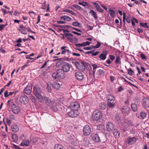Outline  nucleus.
<instances>
[{
    "label": "nucleus",
    "instance_id": "43",
    "mask_svg": "<svg viewBox=\"0 0 149 149\" xmlns=\"http://www.w3.org/2000/svg\"><path fill=\"white\" fill-rule=\"evenodd\" d=\"M115 62L116 63L120 64L121 63L120 58L119 56H117L116 57Z\"/></svg>",
    "mask_w": 149,
    "mask_h": 149
},
{
    "label": "nucleus",
    "instance_id": "25",
    "mask_svg": "<svg viewBox=\"0 0 149 149\" xmlns=\"http://www.w3.org/2000/svg\"><path fill=\"white\" fill-rule=\"evenodd\" d=\"M100 109L104 110L106 109L107 106L106 104L104 102L101 103L99 105Z\"/></svg>",
    "mask_w": 149,
    "mask_h": 149
},
{
    "label": "nucleus",
    "instance_id": "44",
    "mask_svg": "<svg viewBox=\"0 0 149 149\" xmlns=\"http://www.w3.org/2000/svg\"><path fill=\"white\" fill-rule=\"evenodd\" d=\"M38 141V138L36 137H34L31 140V141L34 143H36Z\"/></svg>",
    "mask_w": 149,
    "mask_h": 149
},
{
    "label": "nucleus",
    "instance_id": "2",
    "mask_svg": "<svg viewBox=\"0 0 149 149\" xmlns=\"http://www.w3.org/2000/svg\"><path fill=\"white\" fill-rule=\"evenodd\" d=\"M7 106L11 109L12 112L14 114H17L20 111L19 107L15 104L14 100L12 99L8 101Z\"/></svg>",
    "mask_w": 149,
    "mask_h": 149
},
{
    "label": "nucleus",
    "instance_id": "60",
    "mask_svg": "<svg viewBox=\"0 0 149 149\" xmlns=\"http://www.w3.org/2000/svg\"><path fill=\"white\" fill-rule=\"evenodd\" d=\"M8 92L7 91H6L4 93V96L5 97H7L9 96Z\"/></svg>",
    "mask_w": 149,
    "mask_h": 149
},
{
    "label": "nucleus",
    "instance_id": "24",
    "mask_svg": "<svg viewBox=\"0 0 149 149\" xmlns=\"http://www.w3.org/2000/svg\"><path fill=\"white\" fill-rule=\"evenodd\" d=\"M29 144V140L25 139L21 143L20 145L21 146H28Z\"/></svg>",
    "mask_w": 149,
    "mask_h": 149
},
{
    "label": "nucleus",
    "instance_id": "49",
    "mask_svg": "<svg viewBox=\"0 0 149 149\" xmlns=\"http://www.w3.org/2000/svg\"><path fill=\"white\" fill-rule=\"evenodd\" d=\"M113 102H109L108 103V106L110 107H113L114 106V104Z\"/></svg>",
    "mask_w": 149,
    "mask_h": 149
},
{
    "label": "nucleus",
    "instance_id": "4",
    "mask_svg": "<svg viewBox=\"0 0 149 149\" xmlns=\"http://www.w3.org/2000/svg\"><path fill=\"white\" fill-rule=\"evenodd\" d=\"M92 118L93 120L98 121L102 119V113L99 110H95L92 114Z\"/></svg>",
    "mask_w": 149,
    "mask_h": 149
},
{
    "label": "nucleus",
    "instance_id": "32",
    "mask_svg": "<svg viewBox=\"0 0 149 149\" xmlns=\"http://www.w3.org/2000/svg\"><path fill=\"white\" fill-rule=\"evenodd\" d=\"M12 138L14 141L16 142L18 141V138L17 135L15 134H12Z\"/></svg>",
    "mask_w": 149,
    "mask_h": 149
},
{
    "label": "nucleus",
    "instance_id": "59",
    "mask_svg": "<svg viewBox=\"0 0 149 149\" xmlns=\"http://www.w3.org/2000/svg\"><path fill=\"white\" fill-rule=\"evenodd\" d=\"M83 43V44L84 45V46H85L86 45H89L90 44V42H88V41H86L85 42H84Z\"/></svg>",
    "mask_w": 149,
    "mask_h": 149
},
{
    "label": "nucleus",
    "instance_id": "28",
    "mask_svg": "<svg viewBox=\"0 0 149 149\" xmlns=\"http://www.w3.org/2000/svg\"><path fill=\"white\" fill-rule=\"evenodd\" d=\"M107 98L108 100V102L110 101L111 102H113L114 100V97L111 95H108L107 97Z\"/></svg>",
    "mask_w": 149,
    "mask_h": 149
},
{
    "label": "nucleus",
    "instance_id": "3",
    "mask_svg": "<svg viewBox=\"0 0 149 149\" xmlns=\"http://www.w3.org/2000/svg\"><path fill=\"white\" fill-rule=\"evenodd\" d=\"M64 34L65 37L68 39L70 40V41L71 42H76L77 40V39L76 38H73V35L71 33H69V31L65 29H63Z\"/></svg>",
    "mask_w": 149,
    "mask_h": 149
},
{
    "label": "nucleus",
    "instance_id": "54",
    "mask_svg": "<svg viewBox=\"0 0 149 149\" xmlns=\"http://www.w3.org/2000/svg\"><path fill=\"white\" fill-rule=\"evenodd\" d=\"M52 77L54 79H58V77L57 76V72L56 73H54L52 74Z\"/></svg>",
    "mask_w": 149,
    "mask_h": 149
},
{
    "label": "nucleus",
    "instance_id": "36",
    "mask_svg": "<svg viewBox=\"0 0 149 149\" xmlns=\"http://www.w3.org/2000/svg\"><path fill=\"white\" fill-rule=\"evenodd\" d=\"M92 66L93 67V74H94L95 72L96 71V69L98 67L96 64H93L92 65Z\"/></svg>",
    "mask_w": 149,
    "mask_h": 149
},
{
    "label": "nucleus",
    "instance_id": "42",
    "mask_svg": "<svg viewBox=\"0 0 149 149\" xmlns=\"http://www.w3.org/2000/svg\"><path fill=\"white\" fill-rule=\"evenodd\" d=\"M72 24L74 26H79L80 24L78 22H74Z\"/></svg>",
    "mask_w": 149,
    "mask_h": 149
},
{
    "label": "nucleus",
    "instance_id": "37",
    "mask_svg": "<svg viewBox=\"0 0 149 149\" xmlns=\"http://www.w3.org/2000/svg\"><path fill=\"white\" fill-rule=\"evenodd\" d=\"M146 113L143 111H142L140 113L141 117L142 119H144L146 117Z\"/></svg>",
    "mask_w": 149,
    "mask_h": 149
},
{
    "label": "nucleus",
    "instance_id": "26",
    "mask_svg": "<svg viewBox=\"0 0 149 149\" xmlns=\"http://www.w3.org/2000/svg\"><path fill=\"white\" fill-rule=\"evenodd\" d=\"M107 54L105 52H103L99 56L100 60H104L106 58Z\"/></svg>",
    "mask_w": 149,
    "mask_h": 149
},
{
    "label": "nucleus",
    "instance_id": "10",
    "mask_svg": "<svg viewBox=\"0 0 149 149\" xmlns=\"http://www.w3.org/2000/svg\"><path fill=\"white\" fill-rule=\"evenodd\" d=\"M64 72L61 69H58L57 70V76L58 78L63 79L65 78V75Z\"/></svg>",
    "mask_w": 149,
    "mask_h": 149
},
{
    "label": "nucleus",
    "instance_id": "1",
    "mask_svg": "<svg viewBox=\"0 0 149 149\" xmlns=\"http://www.w3.org/2000/svg\"><path fill=\"white\" fill-rule=\"evenodd\" d=\"M33 93L38 98L39 102L41 103L43 102V100L42 95L43 93L40 87L37 85L34 86L33 88Z\"/></svg>",
    "mask_w": 149,
    "mask_h": 149
},
{
    "label": "nucleus",
    "instance_id": "53",
    "mask_svg": "<svg viewBox=\"0 0 149 149\" xmlns=\"http://www.w3.org/2000/svg\"><path fill=\"white\" fill-rule=\"evenodd\" d=\"M97 10L100 12L102 13L103 12V10L102 9L100 6L97 7L96 8Z\"/></svg>",
    "mask_w": 149,
    "mask_h": 149
},
{
    "label": "nucleus",
    "instance_id": "47",
    "mask_svg": "<svg viewBox=\"0 0 149 149\" xmlns=\"http://www.w3.org/2000/svg\"><path fill=\"white\" fill-rule=\"evenodd\" d=\"M128 71L127 73L130 75H132L134 74V72L131 68L128 69Z\"/></svg>",
    "mask_w": 149,
    "mask_h": 149
},
{
    "label": "nucleus",
    "instance_id": "23",
    "mask_svg": "<svg viewBox=\"0 0 149 149\" xmlns=\"http://www.w3.org/2000/svg\"><path fill=\"white\" fill-rule=\"evenodd\" d=\"M89 13H90L91 16L95 19H97L98 18V15L97 13L93 10H91Z\"/></svg>",
    "mask_w": 149,
    "mask_h": 149
},
{
    "label": "nucleus",
    "instance_id": "11",
    "mask_svg": "<svg viewBox=\"0 0 149 149\" xmlns=\"http://www.w3.org/2000/svg\"><path fill=\"white\" fill-rule=\"evenodd\" d=\"M136 141V139L135 137H129L127 138L126 142L129 145H132L134 144Z\"/></svg>",
    "mask_w": 149,
    "mask_h": 149
},
{
    "label": "nucleus",
    "instance_id": "12",
    "mask_svg": "<svg viewBox=\"0 0 149 149\" xmlns=\"http://www.w3.org/2000/svg\"><path fill=\"white\" fill-rule=\"evenodd\" d=\"M70 65L68 63H65L62 65L61 70L63 72H68L70 70Z\"/></svg>",
    "mask_w": 149,
    "mask_h": 149
},
{
    "label": "nucleus",
    "instance_id": "40",
    "mask_svg": "<svg viewBox=\"0 0 149 149\" xmlns=\"http://www.w3.org/2000/svg\"><path fill=\"white\" fill-rule=\"evenodd\" d=\"M79 4L80 5H82L84 6H88V4L86 2L82 1V2H79Z\"/></svg>",
    "mask_w": 149,
    "mask_h": 149
},
{
    "label": "nucleus",
    "instance_id": "50",
    "mask_svg": "<svg viewBox=\"0 0 149 149\" xmlns=\"http://www.w3.org/2000/svg\"><path fill=\"white\" fill-rule=\"evenodd\" d=\"M25 30V29H19V30L22 33L24 34H26L27 32Z\"/></svg>",
    "mask_w": 149,
    "mask_h": 149
},
{
    "label": "nucleus",
    "instance_id": "30",
    "mask_svg": "<svg viewBox=\"0 0 149 149\" xmlns=\"http://www.w3.org/2000/svg\"><path fill=\"white\" fill-rule=\"evenodd\" d=\"M51 83L49 82H48L47 83V86L46 89L48 92L49 93H51L52 91V89L51 88Z\"/></svg>",
    "mask_w": 149,
    "mask_h": 149
},
{
    "label": "nucleus",
    "instance_id": "46",
    "mask_svg": "<svg viewBox=\"0 0 149 149\" xmlns=\"http://www.w3.org/2000/svg\"><path fill=\"white\" fill-rule=\"evenodd\" d=\"M97 43L95 46H93V47L94 49H97L100 46L101 44V43L98 42H97Z\"/></svg>",
    "mask_w": 149,
    "mask_h": 149
},
{
    "label": "nucleus",
    "instance_id": "39",
    "mask_svg": "<svg viewBox=\"0 0 149 149\" xmlns=\"http://www.w3.org/2000/svg\"><path fill=\"white\" fill-rule=\"evenodd\" d=\"M109 13L110 16L112 17H114L115 14V11L111 9L109 10Z\"/></svg>",
    "mask_w": 149,
    "mask_h": 149
},
{
    "label": "nucleus",
    "instance_id": "9",
    "mask_svg": "<svg viewBox=\"0 0 149 149\" xmlns=\"http://www.w3.org/2000/svg\"><path fill=\"white\" fill-rule=\"evenodd\" d=\"M21 103L23 104H26L29 102V99L25 95H21L19 98Z\"/></svg>",
    "mask_w": 149,
    "mask_h": 149
},
{
    "label": "nucleus",
    "instance_id": "27",
    "mask_svg": "<svg viewBox=\"0 0 149 149\" xmlns=\"http://www.w3.org/2000/svg\"><path fill=\"white\" fill-rule=\"evenodd\" d=\"M60 19L62 20L69 21L70 20L71 18L68 16L63 15L61 17Z\"/></svg>",
    "mask_w": 149,
    "mask_h": 149
},
{
    "label": "nucleus",
    "instance_id": "14",
    "mask_svg": "<svg viewBox=\"0 0 149 149\" xmlns=\"http://www.w3.org/2000/svg\"><path fill=\"white\" fill-rule=\"evenodd\" d=\"M32 91V86L31 84H28L24 89V93L27 95L30 94Z\"/></svg>",
    "mask_w": 149,
    "mask_h": 149
},
{
    "label": "nucleus",
    "instance_id": "16",
    "mask_svg": "<svg viewBox=\"0 0 149 149\" xmlns=\"http://www.w3.org/2000/svg\"><path fill=\"white\" fill-rule=\"evenodd\" d=\"M91 137L93 140L95 142H98L100 141V138L98 135L93 134L91 135Z\"/></svg>",
    "mask_w": 149,
    "mask_h": 149
},
{
    "label": "nucleus",
    "instance_id": "58",
    "mask_svg": "<svg viewBox=\"0 0 149 149\" xmlns=\"http://www.w3.org/2000/svg\"><path fill=\"white\" fill-rule=\"evenodd\" d=\"M140 56L141 58L142 59L144 60H146L147 59V58L143 54H141L140 55Z\"/></svg>",
    "mask_w": 149,
    "mask_h": 149
},
{
    "label": "nucleus",
    "instance_id": "13",
    "mask_svg": "<svg viewBox=\"0 0 149 149\" xmlns=\"http://www.w3.org/2000/svg\"><path fill=\"white\" fill-rule=\"evenodd\" d=\"M121 123L123 125L126 127L132 125L131 121L130 120L128 119H125L122 120Z\"/></svg>",
    "mask_w": 149,
    "mask_h": 149
},
{
    "label": "nucleus",
    "instance_id": "34",
    "mask_svg": "<svg viewBox=\"0 0 149 149\" xmlns=\"http://www.w3.org/2000/svg\"><path fill=\"white\" fill-rule=\"evenodd\" d=\"M54 149H63V147L59 144H56L54 146Z\"/></svg>",
    "mask_w": 149,
    "mask_h": 149
},
{
    "label": "nucleus",
    "instance_id": "51",
    "mask_svg": "<svg viewBox=\"0 0 149 149\" xmlns=\"http://www.w3.org/2000/svg\"><path fill=\"white\" fill-rule=\"evenodd\" d=\"M25 30H26L27 31L31 32L32 33H35V32L32 31L31 30V29L29 27H26L25 28Z\"/></svg>",
    "mask_w": 149,
    "mask_h": 149
},
{
    "label": "nucleus",
    "instance_id": "38",
    "mask_svg": "<svg viewBox=\"0 0 149 149\" xmlns=\"http://www.w3.org/2000/svg\"><path fill=\"white\" fill-rule=\"evenodd\" d=\"M98 73L100 76H103L104 74V71L100 69L98 70Z\"/></svg>",
    "mask_w": 149,
    "mask_h": 149
},
{
    "label": "nucleus",
    "instance_id": "57",
    "mask_svg": "<svg viewBox=\"0 0 149 149\" xmlns=\"http://www.w3.org/2000/svg\"><path fill=\"white\" fill-rule=\"evenodd\" d=\"M46 1H44L43 2V4L41 8L43 9H45L46 7Z\"/></svg>",
    "mask_w": 149,
    "mask_h": 149
},
{
    "label": "nucleus",
    "instance_id": "45",
    "mask_svg": "<svg viewBox=\"0 0 149 149\" xmlns=\"http://www.w3.org/2000/svg\"><path fill=\"white\" fill-rule=\"evenodd\" d=\"M115 119L118 122H121L120 120V117L119 116L118 114H116L115 116Z\"/></svg>",
    "mask_w": 149,
    "mask_h": 149
},
{
    "label": "nucleus",
    "instance_id": "29",
    "mask_svg": "<svg viewBox=\"0 0 149 149\" xmlns=\"http://www.w3.org/2000/svg\"><path fill=\"white\" fill-rule=\"evenodd\" d=\"M130 110L129 108L127 106H124L122 109V111L123 112L128 113Z\"/></svg>",
    "mask_w": 149,
    "mask_h": 149
},
{
    "label": "nucleus",
    "instance_id": "64",
    "mask_svg": "<svg viewBox=\"0 0 149 149\" xmlns=\"http://www.w3.org/2000/svg\"><path fill=\"white\" fill-rule=\"evenodd\" d=\"M100 52L99 51H97L95 53H93L92 54V56H96Z\"/></svg>",
    "mask_w": 149,
    "mask_h": 149
},
{
    "label": "nucleus",
    "instance_id": "63",
    "mask_svg": "<svg viewBox=\"0 0 149 149\" xmlns=\"http://www.w3.org/2000/svg\"><path fill=\"white\" fill-rule=\"evenodd\" d=\"M93 4L95 6V7L96 8L99 6L98 3L95 2H93Z\"/></svg>",
    "mask_w": 149,
    "mask_h": 149
},
{
    "label": "nucleus",
    "instance_id": "33",
    "mask_svg": "<svg viewBox=\"0 0 149 149\" xmlns=\"http://www.w3.org/2000/svg\"><path fill=\"white\" fill-rule=\"evenodd\" d=\"M63 11L64 12H67L73 15H75V14L74 12L69 9H65L63 10Z\"/></svg>",
    "mask_w": 149,
    "mask_h": 149
},
{
    "label": "nucleus",
    "instance_id": "17",
    "mask_svg": "<svg viewBox=\"0 0 149 149\" xmlns=\"http://www.w3.org/2000/svg\"><path fill=\"white\" fill-rule=\"evenodd\" d=\"M143 104L144 107L149 108V99L146 97L144 98L143 100Z\"/></svg>",
    "mask_w": 149,
    "mask_h": 149
},
{
    "label": "nucleus",
    "instance_id": "55",
    "mask_svg": "<svg viewBox=\"0 0 149 149\" xmlns=\"http://www.w3.org/2000/svg\"><path fill=\"white\" fill-rule=\"evenodd\" d=\"M125 19L127 22L128 23H130L131 22V19L130 18L127 16L125 15Z\"/></svg>",
    "mask_w": 149,
    "mask_h": 149
},
{
    "label": "nucleus",
    "instance_id": "18",
    "mask_svg": "<svg viewBox=\"0 0 149 149\" xmlns=\"http://www.w3.org/2000/svg\"><path fill=\"white\" fill-rule=\"evenodd\" d=\"M70 107L72 109H77L79 108V104L76 102H73L70 104Z\"/></svg>",
    "mask_w": 149,
    "mask_h": 149
},
{
    "label": "nucleus",
    "instance_id": "19",
    "mask_svg": "<svg viewBox=\"0 0 149 149\" xmlns=\"http://www.w3.org/2000/svg\"><path fill=\"white\" fill-rule=\"evenodd\" d=\"M106 127L108 131H110L113 130L114 126L112 123L109 122L107 123Z\"/></svg>",
    "mask_w": 149,
    "mask_h": 149
},
{
    "label": "nucleus",
    "instance_id": "7",
    "mask_svg": "<svg viewBox=\"0 0 149 149\" xmlns=\"http://www.w3.org/2000/svg\"><path fill=\"white\" fill-rule=\"evenodd\" d=\"M79 114L78 109H72L68 113V115L72 118L77 117Z\"/></svg>",
    "mask_w": 149,
    "mask_h": 149
},
{
    "label": "nucleus",
    "instance_id": "5",
    "mask_svg": "<svg viewBox=\"0 0 149 149\" xmlns=\"http://www.w3.org/2000/svg\"><path fill=\"white\" fill-rule=\"evenodd\" d=\"M87 64L85 62H81L80 63L77 62L75 63V66L78 70L83 72L85 70V66L87 65Z\"/></svg>",
    "mask_w": 149,
    "mask_h": 149
},
{
    "label": "nucleus",
    "instance_id": "20",
    "mask_svg": "<svg viewBox=\"0 0 149 149\" xmlns=\"http://www.w3.org/2000/svg\"><path fill=\"white\" fill-rule=\"evenodd\" d=\"M61 86V84L58 82H54L52 84V87L56 90L59 89L60 88Z\"/></svg>",
    "mask_w": 149,
    "mask_h": 149
},
{
    "label": "nucleus",
    "instance_id": "35",
    "mask_svg": "<svg viewBox=\"0 0 149 149\" xmlns=\"http://www.w3.org/2000/svg\"><path fill=\"white\" fill-rule=\"evenodd\" d=\"M67 47L65 46L62 47L61 48V49L62 50L61 52V54H63L65 53V52H66V51H67Z\"/></svg>",
    "mask_w": 149,
    "mask_h": 149
},
{
    "label": "nucleus",
    "instance_id": "62",
    "mask_svg": "<svg viewBox=\"0 0 149 149\" xmlns=\"http://www.w3.org/2000/svg\"><path fill=\"white\" fill-rule=\"evenodd\" d=\"M19 13L18 12L17 10H15L13 14V15L15 16H18L19 15Z\"/></svg>",
    "mask_w": 149,
    "mask_h": 149
},
{
    "label": "nucleus",
    "instance_id": "8",
    "mask_svg": "<svg viewBox=\"0 0 149 149\" xmlns=\"http://www.w3.org/2000/svg\"><path fill=\"white\" fill-rule=\"evenodd\" d=\"M91 133V129L90 127L88 125H85L83 129V133L84 135L88 136Z\"/></svg>",
    "mask_w": 149,
    "mask_h": 149
},
{
    "label": "nucleus",
    "instance_id": "21",
    "mask_svg": "<svg viewBox=\"0 0 149 149\" xmlns=\"http://www.w3.org/2000/svg\"><path fill=\"white\" fill-rule=\"evenodd\" d=\"M54 111H56L58 110L59 108V106L58 104H56L55 103V105L52 104V106L50 107Z\"/></svg>",
    "mask_w": 149,
    "mask_h": 149
},
{
    "label": "nucleus",
    "instance_id": "15",
    "mask_svg": "<svg viewBox=\"0 0 149 149\" xmlns=\"http://www.w3.org/2000/svg\"><path fill=\"white\" fill-rule=\"evenodd\" d=\"M75 76L77 80L80 81L83 80L84 77L83 74L79 72H75Z\"/></svg>",
    "mask_w": 149,
    "mask_h": 149
},
{
    "label": "nucleus",
    "instance_id": "52",
    "mask_svg": "<svg viewBox=\"0 0 149 149\" xmlns=\"http://www.w3.org/2000/svg\"><path fill=\"white\" fill-rule=\"evenodd\" d=\"M93 48V46L86 47H83V49L85 50H89L92 49Z\"/></svg>",
    "mask_w": 149,
    "mask_h": 149
},
{
    "label": "nucleus",
    "instance_id": "22",
    "mask_svg": "<svg viewBox=\"0 0 149 149\" xmlns=\"http://www.w3.org/2000/svg\"><path fill=\"white\" fill-rule=\"evenodd\" d=\"M11 128L12 131L14 132H17L19 130L18 126L15 124L12 125Z\"/></svg>",
    "mask_w": 149,
    "mask_h": 149
},
{
    "label": "nucleus",
    "instance_id": "61",
    "mask_svg": "<svg viewBox=\"0 0 149 149\" xmlns=\"http://www.w3.org/2000/svg\"><path fill=\"white\" fill-rule=\"evenodd\" d=\"M75 46L77 47H83V43L81 44H75Z\"/></svg>",
    "mask_w": 149,
    "mask_h": 149
},
{
    "label": "nucleus",
    "instance_id": "6",
    "mask_svg": "<svg viewBox=\"0 0 149 149\" xmlns=\"http://www.w3.org/2000/svg\"><path fill=\"white\" fill-rule=\"evenodd\" d=\"M43 101H45V104L50 107L52 106V104L55 105V102L54 101L49 98L45 96L43 97Z\"/></svg>",
    "mask_w": 149,
    "mask_h": 149
},
{
    "label": "nucleus",
    "instance_id": "48",
    "mask_svg": "<svg viewBox=\"0 0 149 149\" xmlns=\"http://www.w3.org/2000/svg\"><path fill=\"white\" fill-rule=\"evenodd\" d=\"M140 24L141 26L143 27L148 28V27L147 26L148 23H142L140 22Z\"/></svg>",
    "mask_w": 149,
    "mask_h": 149
},
{
    "label": "nucleus",
    "instance_id": "41",
    "mask_svg": "<svg viewBox=\"0 0 149 149\" xmlns=\"http://www.w3.org/2000/svg\"><path fill=\"white\" fill-rule=\"evenodd\" d=\"M73 7L74 8L79 10H82V8L80 6L78 5H73Z\"/></svg>",
    "mask_w": 149,
    "mask_h": 149
},
{
    "label": "nucleus",
    "instance_id": "31",
    "mask_svg": "<svg viewBox=\"0 0 149 149\" xmlns=\"http://www.w3.org/2000/svg\"><path fill=\"white\" fill-rule=\"evenodd\" d=\"M131 107L134 111H136L137 109V106L136 104L132 103L131 105Z\"/></svg>",
    "mask_w": 149,
    "mask_h": 149
},
{
    "label": "nucleus",
    "instance_id": "56",
    "mask_svg": "<svg viewBox=\"0 0 149 149\" xmlns=\"http://www.w3.org/2000/svg\"><path fill=\"white\" fill-rule=\"evenodd\" d=\"M122 79H123L125 81V82L128 83L130 85H131V86H134V87H136V86H134V85L133 84H132L130 82L127 81L123 77H122Z\"/></svg>",
    "mask_w": 149,
    "mask_h": 149
}]
</instances>
